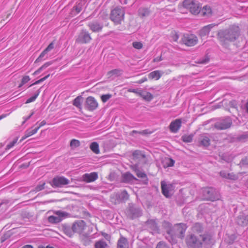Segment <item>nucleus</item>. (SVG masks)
Wrapping results in <instances>:
<instances>
[{
  "mask_svg": "<svg viewBox=\"0 0 248 248\" xmlns=\"http://www.w3.org/2000/svg\"><path fill=\"white\" fill-rule=\"evenodd\" d=\"M133 159L135 160L140 161L141 159H144V164L147 163V159L146 158V155L144 152L140 150H135L132 153Z\"/></svg>",
  "mask_w": 248,
  "mask_h": 248,
  "instance_id": "14",
  "label": "nucleus"
},
{
  "mask_svg": "<svg viewBox=\"0 0 248 248\" xmlns=\"http://www.w3.org/2000/svg\"><path fill=\"white\" fill-rule=\"evenodd\" d=\"M240 29L238 26L232 25L229 28L221 30L217 33V37L222 45L228 42H234L239 36Z\"/></svg>",
  "mask_w": 248,
  "mask_h": 248,
  "instance_id": "2",
  "label": "nucleus"
},
{
  "mask_svg": "<svg viewBox=\"0 0 248 248\" xmlns=\"http://www.w3.org/2000/svg\"><path fill=\"white\" fill-rule=\"evenodd\" d=\"M187 229V226L184 223H179L175 226L174 233L179 238L182 239Z\"/></svg>",
  "mask_w": 248,
  "mask_h": 248,
  "instance_id": "12",
  "label": "nucleus"
},
{
  "mask_svg": "<svg viewBox=\"0 0 248 248\" xmlns=\"http://www.w3.org/2000/svg\"><path fill=\"white\" fill-rule=\"evenodd\" d=\"M11 16V13L7 14L6 16V18H8Z\"/></svg>",
  "mask_w": 248,
  "mask_h": 248,
  "instance_id": "62",
  "label": "nucleus"
},
{
  "mask_svg": "<svg viewBox=\"0 0 248 248\" xmlns=\"http://www.w3.org/2000/svg\"><path fill=\"white\" fill-rule=\"evenodd\" d=\"M52 183L51 186L53 187H61L68 185L69 180L63 176H57L53 179Z\"/></svg>",
  "mask_w": 248,
  "mask_h": 248,
  "instance_id": "10",
  "label": "nucleus"
},
{
  "mask_svg": "<svg viewBox=\"0 0 248 248\" xmlns=\"http://www.w3.org/2000/svg\"><path fill=\"white\" fill-rule=\"evenodd\" d=\"M102 235L107 240H110V236L108 234V233L104 232H101Z\"/></svg>",
  "mask_w": 248,
  "mask_h": 248,
  "instance_id": "48",
  "label": "nucleus"
},
{
  "mask_svg": "<svg viewBox=\"0 0 248 248\" xmlns=\"http://www.w3.org/2000/svg\"><path fill=\"white\" fill-rule=\"evenodd\" d=\"M22 248H33L31 245H27L24 246Z\"/></svg>",
  "mask_w": 248,
  "mask_h": 248,
  "instance_id": "56",
  "label": "nucleus"
},
{
  "mask_svg": "<svg viewBox=\"0 0 248 248\" xmlns=\"http://www.w3.org/2000/svg\"><path fill=\"white\" fill-rule=\"evenodd\" d=\"M38 130V128H36V127L33 128V127L28 129L25 132L24 135L22 137L21 139L20 140V141H22L27 138L36 134Z\"/></svg>",
  "mask_w": 248,
  "mask_h": 248,
  "instance_id": "19",
  "label": "nucleus"
},
{
  "mask_svg": "<svg viewBox=\"0 0 248 248\" xmlns=\"http://www.w3.org/2000/svg\"><path fill=\"white\" fill-rule=\"evenodd\" d=\"M216 26L214 24H211L203 27L200 31V36L204 37L209 34L211 30Z\"/></svg>",
  "mask_w": 248,
  "mask_h": 248,
  "instance_id": "17",
  "label": "nucleus"
},
{
  "mask_svg": "<svg viewBox=\"0 0 248 248\" xmlns=\"http://www.w3.org/2000/svg\"><path fill=\"white\" fill-rule=\"evenodd\" d=\"M117 248H128V243L125 238L121 237L118 241Z\"/></svg>",
  "mask_w": 248,
  "mask_h": 248,
  "instance_id": "22",
  "label": "nucleus"
},
{
  "mask_svg": "<svg viewBox=\"0 0 248 248\" xmlns=\"http://www.w3.org/2000/svg\"><path fill=\"white\" fill-rule=\"evenodd\" d=\"M182 139L185 142H190L192 140L193 136L192 135H185L182 136Z\"/></svg>",
  "mask_w": 248,
  "mask_h": 248,
  "instance_id": "37",
  "label": "nucleus"
},
{
  "mask_svg": "<svg viewBox=\"0 0 248 248\" xmlns=\"http://www.w3.org/2000/svg\"><path fill=\"white\" fill-rule=\"evenodd\" d=\"M162 74L160 71L155 70L151 72L148 76L149 78L151 79L158 80L161 77Z\"/></svg>",
  "mask_w": 248,
  "mask_h": 248,
  "instance_id": "25",
  "label": "nucleus"
},
{
  "mask_svg": "<svg viewBox=\"0 0 248 248\" xmlns=\"http://www.w3.org/2000/svg\"><path fill=\"white\" fill-rule=\"evenodd\" d=\"M83 101V97L81 96H77L75 99L73 100V105L78 108L79 109V110L82 112V104Z\"/></svg>",
  "mask_w": 248,
  "mask_h": 248,
  "instance_id": "21",
  "label": "nucleus"
},
{
  "mask_svg": "<svg viewBox=\"0 0 248 248\" xmlns=\"http://www.w3.org/2000/svg\"><path fill=\"white\" fill-rule=\"evenodd\" d=\"M87 227L86 222L82 220L75 222L72 226V230L75 233H81Z\"/></svg>",
  "mask_w": 248,
  "mask_h": 248,
  "instance_id": "9",
  "label": "nucleus"
},
{
  "mask_svg": "<svg viewBox=\"0 0 248 248\" xmlns=\"http://www.w3.org/2000/svg\"><path fill=\"white\" fill-rule=\"evenodd\" d=\"M161 58L159 60L155 59L154 60V62H156V61H161Z\"/></svg>",
  "mask_w": 248,
  "mask_h": 248,
  "instance_id": "61",
  "label": "nucleus"
},
{
  "mask_svg": "<svg viewBox=\"0 0 248 248\" xmlns=\"http://www.w3.org/2000/svg\"><path fill=\"white\" fill-rule=\"evenodd\" d=\"M123 181L124 182H128L133 180L136 179L135 177L130 172H127L122 175Z\"/></svg>",
  "mask_w": 248,
  "mask_h": 248,
  "instance_id": "27",
  "label": "nucleus"
},
{
  "mask_svg": "<svg viewBox=\"0 0 248 248\" xmlns=\"http://www.w3.org/2000/svg\"><path fill=\"white\" fill-rule=\"evenodd\" d=\"M52 63H53V62H51V61L47 62H45L40 67H39L38 69H37L36 71H35L33 73L32 75H36L39 74L40 73H41V72L43 70L46 68L47 67H48V66L51 65Z\"/></svg>",
  "mask_w": 248,
  "mask_h": 248,
  "instance_id": "26",
  "label": "nucleus"
},
{
  "mask_svg": "<svg viewBox=\"0 0 248 248\" xmlns=\"http://www.w3.org/2000/svg\"><path fill=\"white\" fill-rule=\"evenodd\" d=\"M46 124V122L45 120L42 121L39 124V125L36 127V128H38V130L42 126H44Z\"/></svg>",
  "mask_w": 248,
  "mask_h": 248,
  "instance_id": "49",
  "label": "nucleus"
},
{
  "mask_svg": "<svg viewBox=\"0 0 248 248\" xmlns=\"http://www.w3.org/2000/svg\"><path fill=\"white\" fill-rule=\"evenodd\" d=\"M122 73V70L119 69H115L108 71L107 73V76L110 78L113 76H119Z\"/></svg>",
  "mask_w": 248,
  "mask_h": 248,
  "instance_id": "29",
  "label": "nucleus"
},
{
  "mask_svg": "<svg viewBox=\"0 0 248 248\" xmlns=\"http://www.w3.org/2000/svg\"><path fill=\"white\" fill-rule=\"evenodd\" d=\"M90 149L95 154L100 153L99 144L96 142H92L90 146Z\"/></svg>",
  "mask_w": 248,
  "mask_h": 248,
  "instance_id": "28",
  "label": "nucleus"
},
{
  "mask_svg": "<svg viewBox=\"0 0 248 248\" xmlns=\"http://www.w3.org/2000/svg\"><path fill=\"white\" fill-rule=\"evenodd\" d=\"M232 124L230 120H228L226 122L218 123L215 124V127L218 130H224L229 128Z\"/></svg>",
  "mask_w": 248,
  "mask_h": 248,
  "instance_id": "18",
  "label": "nucleus"
},
{
  "mask_svg": "<svg viewBox=\"0 0 248 248\" xmlns=\"http://www.w3.org/2000/svg\"><path fill=\"white\" fill-rule=\"evenodd\" d=\"M128 92H132V93H136L138 95V93L139 91H137L135 89H129L128 90Z\"/></svg>",
  "mask_w": 248,
  "mask_h": 248,
  "instance_id": "55",
  "label": "nucleus"
},
{
  "mask_svg": "<svg viewBox=\"0 0 248 248\" xmlns=\"http://www.w3.org/2000/svg\"><path fill=\"white\" fill-rule=\"evenodd\" d=\"M201 144L204 146H208L210 144V139L206 136H203L201 140Z\"/></svg>",
  "mask_w": 248,
  "mask_h": 248,
  "instance_id": "35",
  "label": "nucleus"
},
{
  "mask_svg": "<svg viewBox=\"0 0 248 248\" xmlns=\"http://www.w3.org/2000/svg\"><path fill=\"white\" fill-rule=\"evenodd\" d=\"M92 40L90 34L86 30H82L79 33L76 42L80 44H86Z\"/></svg>",
  "mask_w": 248,
  "mask_h": 248,
  "instance_id": "11",
  "label": "nucleus"
},
{
  "mask_svg": "<svg viewBox=\"0 0 248 248\" xmlns=\"http://www.w3.org/2000/svg\"><path fill=\"white\" fill-rule=\"evenodd\" d=\"M202 12L203 16H209L212 14V10L210 6L206 5L203 7Z\"/></svg>",
  "mask_w": 248,
  "mask_h": 248,
  "instance_id": "34",
  "label": "nucleus"
},
{
  "mask_svg": "<svg viewBox=\"0 0 248 248\" xmlns=\"http://www.w3.org/2000/svg\"><path fill=\"white\" fill-rule=\"evenodd\" d=\"M135 172L138 177L143 178L146 177V174L145 173L141 172L139 170H136Z\"/></svg>",
  "mask_w": 248,
  "mask_h": 248,
  "instance_id": "43",
  "label": "nucleus"
},
{
  "mask_svg": "<svg viewBox=\"0 0 248 248\" xmlns=\"http://www.w3.org/2000/svg\"><path fill=\"white\" fill-rule=\"evenodd\" d=\"M39 93H40V92L38 91L36 93H35V94L34 95H33L32 96H31L30 98H28L27 100V101H26L25 103L26 104H28V103H31V102H33L34 101H35V99L38 97V96L39 95Z\"/></svg>",
  "mask_w": 248,
  "mask_h": 248,
  "instance_id": "38",
  "label": "nucleus"
},
{
  "mask_svg": "<svg viewBox=\"0 0 248 248\" xmlns=\"http://www.w3.org/2000/svg\"><path fill=\"white\" fill-rule=\"evenodd\" d=\"M7 116V114H2L0 116V120L6 117Z\"/></svg>",
  "mask_w": 248,
  "mask_h": 248,
  "instance_id": "57",
  "label": "nucleus"
},
{
  "mask_svg": "<svg viewBox=\"0 0 248 248\" xmlns=\"http://www.w3.org/2000/svg\"><path fill=\"white\" fill-rule=\"evenodd\" d=\"M237 223L241 226H246L248 225V215L245 217H238L237 219Z\"/></svg>",
  "mask_w": 248,
  "mask_h": 248,
  "instance_id": "23",
  "label": "nucleus"
},
{
  "mask_svg": "<svg viewBox=\"0 0 248 248\" xmlns=\"http://www.w3.org/2000/svg\"><path fill=\"white\" fill-rule=\"evenodd\" d=\"M169 163L168 164V166H169V167H172L174 165V161L171 159V158H169Z\"/></svg>",
  "mask_w": 248,
  "mask_h": 248,
  "instance_id": "51",
  "label": "nucleus"
},
{
  "mask_svg": "<svg viewBox=\"0 0 248 248\" xmlns=\"http://www.w3.org/2000/svg\"><path fill=\"white\" fill-rule=\"evenodd\" d=\"M124 9L121 7H116L111 11L109 18L114 25H119L124 20Z\"/></svg>",
  "mask_w": 248,
  "mask_h": 248,
  "instance_id": "3",
  "label": "nucleus"
},
{
  "mask_svg": "<svg viewBox=\"0 0 248 248\" xmlns=\"http://www.w3.org/2000/svg\"><path fill=\"white\" fill-rule=\"evenodd\" d=\"M108 244L103 240L96 241L94 244L95 248H107Z\"/></svg>",
  "mask_w": 248,
  "mask_h": 248,
  "instance_id": "30",
  "label": "nucleus"
},
{
  "mask_svg": "<svg viewBox=\"0 0 248 248\" xmlns=\"http://www.w3.org/2000/svg\"><path fill=\"white\" fill-rule=\"evenodd\" d=\"M62 220V219L60 217H57L54 216H51L48 217V221L51 223H58L60 222Z\"/></svg>",
  "mask_w": 248,
  "mask_h": 248,
  "instance_id": "33",
  "label": "nucleus"
},
{
  "mask_svg": "<svg viewBox=\"0 0 248 248\" xmlns=\"http://www.w3.org/2000/svg\"><path fill=\"white\" fill-rule=\"evenodd\" d=\"M182 6L195 15L199 14L201 10L200 3L194 0H184L182 3Z\"/></svg>",
  "mask_w": 248,
  "mask_h": 248,
  "instance_id": "4",
  "label": "nucleus"
},
{
  "mask_svg": "<svg viewBox=\"0 0 248 248\" xmlns=\"http://www.w3.org/2000/svg\"><path fill=\"white\" fill-rule=\"evenodd\" d=\"M147 80V78H143L141 79L140 80L138 81L139 83H143Z\"/></svg>",
  "mask_w": 248,
  "mask_h": 248,
  "instance_id": "54",
  "label": "nucleus"
},
{
  "mask_svg": "<svg viewBox=\"0 0 248 248\" xmlns=\"http://www.w3.org/2000/svg\"><path fill=\"white\" fill-rule=\"evenodd\" d=\"M246 108H247V111L248 112V102L246 104Z\"/></svg>",
  "mask_w": 248,
  "mask_h": 248,
  "instance_id": "59",
  "label": "nucleus"
},
{
  "mask_svg": "<svg viewBox=\"0 0 248 248\" xmlns=\"http://www.w3.org/2000/svg\"><path fill=\"white\" fill-rule=\"evenodd\" d=\"M17 140H18V138H15L11 142H10V143L7 144L5 149L9 150L10 149H11V148L14 147L15 145V144L17 143Z\"/></svg>",
  "mask_w": 248,
  "mask_h": 248,
  "instance_id": "40",
  "label": "nucleus"
},
{
  "mask_svg": "<svg viewBox=\"0 0 248 248\" xmlns=\"http://www.w3.org/2000/svg\"><path fill=\"white\" fill-rule=\"evenodd\" d=\"M156 248H168L166 244L162 242H160L157 244Z\"/></svg>",
  "mask_w": 248,
  "mask_h": 248,
  "instance_id": "46",
  "label": "nucleus"
},
{
  "mask_svg": "<svg viewBox=\"0 0 248 248\" xmlns=\"http://www.w3.org/2000/svg\"><path fill=\"white\" fill-rule=\"evenodd\" d=\"M180 43L187 46H193L198 44V38L195 34L185 33L182 35Z\"/></svg>",
  "mask_w": 248,
  "mask_h": 248,
  "instance_id": "5",
  "label": "nucleus"
},
{
  "mask_svg": "<svg viewBox=\"0 0 248 248\" xmlns=\"http://www.w3.org/2000/svg\"><path fill=\"white\" fill-rule=\"evenodd\" d=\"M191 230L192 232L186 236L185 240L188 248H202L204 243L211 241V235L203 233L204 229L201 224H194Z\"/></svg>",
  "mask_w": 248,
  "mask_h": 248,
  "instance_id": "1",
  "label": "nucleus"
},
{
  "mask_svg": "<svg viewBox=\"0 0 248 248\" xmlns=\"http://www.w3.org/2000/svg\"><path fill=\"white\" fill-rule=\"evenodd\" d=\"M40 80L41 81V82H42L43 81H44L45 80H46V78L44 77L41 78V79H40Z\"/></svg>",
  "mask_w": 248,
  "mask_h": 248,
  "instance_id": "58",
  "label": "nucleus"
},
{
  "mask_svg": "<svg viewBox=\"0 0 248 248\" xmlns=\"http://www.w3.org/2000/svg\"><path fill=\"white\" fill-rule=\"evenodd\" d=\"M161 188L163 195L166 198L170 197L174 193V188L171 184H167L165 181L161 182Z\"/></svg>",
  "mask_w": 248,
  "mask_h": 248,
  "instance_id": "6",
  "label": "nucleus"
},
{
  "mask_svg": "<svg viewBox=\"0 0 248 248\" xmlns=\"http://www.w3.org/2000/svg\"><path fill=\"white\" fill-rule=\"evenodd\" d=\"M75 10H76V12L78 13H79L81 11L82 8H81V7L77 6L76 7Z\"/></svg>",
  "mask_w": 248,
  "mask_h": 248,
  "instance_id": "52",
  "label": "nucleus"
},
{
  "mask_svg": "<svg viewBox=\"0 0 248 248\" xmlns=\"http://www.w3.org/2000/svg\"><path fill=\"white\" fill-rule=\"evenodd\" d=\"M171 39L174 42H178L179 39V35L175 31H172L171 33Z\"/></svg>",
  "mask_w": 248,
  "mask_h": 248,
  "instance_id": "44",
  "label": "nucleus"
},
{
  "mask_svg": "<svg viewBox=\"0 0 248 248\" xmlns=\"http://www.w3.org/2000/svg\"><path fill=\"white\" fill-rule=\"evenodd\" d=\"M98 107V103L94 97L93 96L88 97L85 101V107L90 111H93Z\"/></svg>",
  "mask_w": 248,
  "mask_h": 248,
  "instance_id": "8",
  "label": "nucleus"
},
{
  "mask_svg": "<svg viewBox=\"0 0 248 248\" xmlns=\"http://www.w3.org/2000/svg\"><path fill=\"white\" fill-rule=\"evenodd\" d=\"M202 193L204 200L214 201L219 199L217 196V192L212 188H205L202 190Z\"/></svg>",
  "mask_w": 248,
  "mask_h": 248,
  "instance_id": "7",
  "label": "nucleus"
},
{
  "mask_svg": "<svg viewBox=\"0 0 248 248\" xmlns=\"http://www.w3.org/2000/svg\"><path fill=\"white\" fill-rule=\"evenodd\" d=\"M50 76V74H48L45 77L46 78V79L47 78H48Z\"/></svg>",
  "mask_w": 248,
  "mask_h": 248,
  "instance_id": "60",
  "label": "nucleus"
},
{
  "mask_svg": "<svg viewBox=\"0 0 248 248\" xmlns=\"http://www.w3.org/2000/svg\"><path fill=\"white\" fill-rule=\"evenodd\" d=\"M54 48V44L53 42H51L47 47L40 54L38 57L35 60L34 63H38L41 62L42 61L47 59V57H46L45 59H43L46 55L47 54V53L50 51L52 49Z\"/></svg>",
  "mask_w": 248,
  "mask_h": 248,
  "instance_id": "13",
  "label": "nucleus"
},
{
  "mask_svg": "<svg viewBox=\"0 0 248 248\" xmlns=\"http://www.w3.org/2000/svg\"><path fill=\"white\" fill-rule=\"evenodd\" d=\"M150 14V11L148 8H140L139 11V15L141 17L148 16Z\"/></svg>",
  "mask_w": 248,
  "mask_h": 248,
  "instance_id": "31",
  "label": "nucleus"
},
{
  "mask_svg": "<svg viewBox=\"0 0 248 248\" xmlns=\"http://www.w3.org/2000/svg\"><path fill=\"white\" fill-rule=\"evenodd\" d=\"M182 125V121L180 119H177L172 121L169 126L170 131L173 133H176L179 130Z\"/></svg>",
  "mask_w": 248,
  "mask_h": 248,
  "instance_id": "16",
  "label": "nucleus"
},
{
  "mask_svg": "<svg viewBox=\"0 0 248 248\" xmlns=\"http://www.w3.org/2000/svg\"><path fill=\"white\" fill-rule=\"evenodd\" d=\"M89 27L93 32L100 31L102 29V26L96 22H93L89 24Z\"/></svg>",
  "mask_w": 248,
  "mask_h": 248,
  "instance_id": "24",
  "label": "nucleus"
},
{
  "mask_svg": "<svg viewBox=\"0 0 248 248\" xmlns=\"http://www.w3.org/2000/svg\"><path fill=\"white\" fill-rule=\"evenodd\" d=\"M46 248H54V247H51V246H47V247H46Z\"/></svg>",
  "mask_w": 248,
  "mask_h": 248,
  "instance_id": "63",
  "label": "nucleus"
},
{
  "mask_svg": "<svg viewBox=\"0 0 248 248\" xmlns=\"http://www.w3.org/2000/svg\"><path fill=\"white\" fill-rule=\"evenodd\" d=\"M65 233L68 236L71 237L72 236V234L70 231V230L68 229H65L64 230Z\"/></svg>",
  "mask_w": 248,
  "mask_h": 248,
  "instance_id": "50",
  "label": "nucleus"
},
{
  "mask_svg": "<svg viewBox=\"0 0 248 248\" xmlns=\"http://www.w3.org/2000/svg\"><path fill=\"white\" fill-rule=\"evenodd\" d=\"M132 46L135 48L137 49H141L143 47L142 43L140 42H137V41L134 42L132 43Z\"/></svg>",
  "mask_w": 248,
  "mask_h": 248,
  "instance_id": "39",
  "label": "nucleus"
},
{
  "mask_svg": "<svg viewBox=\"0 0 248 248\" xmlns=\"http://www.w3.org/2000/svg\"><path fill=\"white\" fill-rule=\"evenodd\" d=\"M41 81H40V79H39V80H38L36 81L35 82H34L33 83H32V84H31V85H30L29 86V87H31V86H33V85H36V84H39V83H41Z\"/></svg>",
  "mask_w": 248,
  "mask_h": 248,
  "instance_id": "53",
  "label": "nucleus"
},
{
  "mask_svg": "<svg viewBox=\"0 0 248 248\" xmlns=\"http://www.w3.org/2000/svg\"><path fill=\"white\" fill-rule=\"evenodd\" d=\"M38 248H45L43 246H39Z\"/></svg>",
  "mask_w": 248,
  "mask_h": 248,
  "instance_id": "64",
  "label": "nucleus"
},
{
  "mask_svg": "<svg viewBox=\"0 0 248 248\" xmlns=\"http://www.w3.org/2000/svg\"><path fill=\"white\" fill-rule=\"evenodd\" d=\"M138 95L141 97L144 100L150 101L153 99V95L149 92L143 90L139 91Z\"/></svg>",
  "mask_w": 248,
  "mask_h": 248,
  "instance_id": "20",
  "label": "nucleus"
},
{
  "mask_svg": "<svg viewBox=\"0 0 248 248\" xmlns=\"http://www.w3.org/2000/svg\"><path fill=\"white\" fill-rule=\"evenodd\" d=\"M98 174L96 172L85 173L82 176V180L87 183L93 182L98 178Z\"/></svg>",
  "mask_w": 248,
  "mask_h": 248,
  "instance_id": "15",
  "label": "nucleus"
},
{
  "mask_svg": "<svg viewBox=\"0 0 248 248\" xmlns=\"http://www.w3.org/2000/svg\"><path fill=\"white\" fill-rule=\"evenodd\" d=\"M31 80V78L28 75H24L22 77L20 83L18 85V88H21L24 85L28 83Z\"/></svg>",
  "mask_w": 248,
  "mask_h": 248,
  "instance_id": "32",
  "label": "nucleus"
},
{
  "mask_svg": "<svg viewBox=\"0 0 248 248\" xmlns=\"http://www.w3.org/2000/svg\"><path fill=\"white\" fill-rule=\"evenodd\" d=\"M55 214H56V215L58 216L57 217H60L61 218H62L63 217H64L65 215V214L63 212H62L61 211H56L55 212Z\"/></svg>",
  "mask_w": 248,
  "mask_h": 248,
  "instance_id": "45",
  "label": "nucleus"
},
{
  "mask_svg": "<svg viewBox=\"0 0 248 248\" xmlns=\"http://www.w3.org/2000/svg\"><path fill=\"white\" fill-rule=\"evenodd\" d=\"M34 114L33 111H31V113L29 115V116L27 117H23L24 121L22 122V124H23L27 120H28Z\"/></svg>",
  "mask_w": 248,
  "mask_h": 248,
  "instance_id": "47",
  "label": "nucleus"
},
{
  "mask_svg": "<svg viewBox=\"0 0 248 248\" xmlns=\"http://www.w3.org/2000/svg\"><path fill=\"white\" fill-rule=\"evenodd\" d=\"M111 96L112 95L110 94H103L101 96V99L103 103H105L109 100Z\"/></svg>",
  "mask_w": 248,
  "mask_h": 248,
  "instance_id": "41",
  "label": "nucleus"
},
{
  "mask_svg": "<svg viewBox=\"0 0 248 248\" xmlns=\"http://www.w3.org/2000/svg\"><path fill=\"white\" fill-rule=\"evenodd\" d=\"M46 183L45 182H43L42 183L38 185L35 188L34 191L35 192H38L39 191L42 190L44 189Z\"/></svg>",
  "mask_w": 248,
  "mask_h": 248,
  "instance_id": "42",
  "label": "nucleus"
},
{
  "mask_svg": "<svg viewBox=\"0 0 248 248\" xmlns=\"http://www.w3.org/2000/svg\"><path fill=\"white\" fill-rule=\"evenodd\" d=\"M80 145V141L76 139H73L71 140L70 145L72 149L79 147Z\"/></svg>",
  "mask_w": 248,
  "mask_h": 248,
  "instance_id": "36",
  "label": "nucleus"
}]
</instances>
